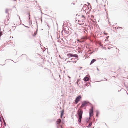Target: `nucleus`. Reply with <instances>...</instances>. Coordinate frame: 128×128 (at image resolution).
Instances as JSON below:
<instances>
[{"label": "nucleus", "instance_id": "ddd939ff", "mask_svg": "<svg viewBox=\"0 0 128 128\" xmlns=\"http://www.w3.org/2000/svg\"><path fill=\"white\" fill-rule=\"evenodd\" d=\"M80 80L79 79H78V81L77 82V83L78 85H79V83L78 84V82Z\"/></svg>", "mask_w": 128, "mask_h": 128}, {"label": "nucleus", "instance_id": "412c9836", "mask_svg": "<svg viewBox=\"0 0 128 128\" xmlns=\"http://www.w3.org/2000/svg\"><path fill=\"white\" fill-rule=\"evenodd\" d=\"M60 128H62V127L61 126H60Z\"/></svg>", "mask_w": 128, "mask_h": 128}, {"label": "nucleus", "instance_id": "423d86ee", "mask_svg": "<svg viewBox=\"0 0 128 128\" xmlns=\"http://www.w3.org/2000/svg\"><path fill=\"white\" fill-rule=\"evenodd\" d=\"M89 114L90 116H91L93 115V108L92 107L90 110Z\"/></svg>", "mask_w": 128, "mask_h": 128}, {"label": "nucleus", "instance_id": "7ed1b4c3", "mask_svg": "<svg viewBox=\"0 0 128 128\" xmlns=\"http://www.w3.org/2000/svg\"><path fill=\"white\" fill-rule=\"evenodd\" d=\"M81 98V96H79L77 97L74 101V103L75 104H77L80 100Z\"/></svg>", "mask_w": 128, "mask_h": 128}, {"label": "nucleus", "instance_id": "6ab92c4d", "mask_svg": "<svg viewBox=\"0 0 128 128\" xmlns=\"http://www.w3.org/2000/svg\"><path fill=\"white\" fill-rule=\"evenodd\" d=\"M34 34L35 35H36V33H35V32L34 33Z\"/></svg>", "mask_w": 128, "mask_h": 128}, {"label": "nucleus", "instance_id": "f8f14e48", "mask_svg": "<svg viewBox=\"0 0 128 128\" xmlns=\"http://www.w3.org/2000/svg\"><path fill=\"white\" fill-rule=\"evenodd\" d=\"M92 122H90V123L87 126V127L88 128H90L92 125Z\"/></svg>", "mask_w": 128, "mask_h": 128}, {"label": "nucleus", "instance_id": "aec40b11", "mask_svg": "<svg viewBox=\"0 0 128 128\" xmlns=\"http://www.w3.org/2000/svg\"><path fill=\"white\" fill-rule=\"evenodd\" d=\"M90 84V83H86V85L87 86L88 84Z\"/></svg>", "mask_w": 128, "mask_h": 128}, {"label": "nucleus", "instance_id": "4468645a", "mask_svg": "<svg viewBox=\"0 0 128 128\" xmlns=\"http://www.w3.org/2000/svg\"><path fill=\"white\" fill-rule=\"evenodd\" d=\"M8 9H6V13H7L8 12Z\"/></svg>", "mask_w": 128, "mask_h": 128}, {"label": "nucleus", "instance_id": "39448f33", "mask_svg": "<svg viewBox=\"0 0 128 128\" xmlns=\"http://www.w3.org/2000/svg\"><path fill=\"white\" fill-rule=\"evenodd\" d=\"M67 56L69 57H75L77 58L78 57V56L77 54H67Z\"/></svg>", "mask_w": 128, "mask_h": 128}, {"label": "nucleus", "instance_id": "2eb2a0df", "mask_svg": "<svg viewBox=\"0 0 128 128\" xmlns=\"http://www.w3.org/2000/svg\"><path fill=\"white\" fill-rule=\"evenodd\" d=\"M104 35H106L108 34L107 33L105 32H104Z\"/></svg>", "mask_w": 128, "mask_h": 128}, {"label": "nucleus", "instance_id": "f03ea898", "mask_svg": "<svg viewBox=\"0 0 128 128\" xmlns=\"http://www.w3.org/2000/svg\"><path fill=\"white\" fill-rule=\"evenodd\" d=\"M85 18L84 16H82L80 19L78 20H78V23L79 24H83L84 23V20L85 19Z\"/></svg>", "mask_w": 128, "mask_h": 128}, {"label": "nucleus", "instance_id": "20e7f679", "mask_svg": "<svg viewBox=\"0 0 128 128\" xmlns=\"http://www.w3.org/2000/svg\"><path fill=\"white\" fill-rule=\"evenodd\" d=\"M88 102L86 101H84L82 102V105L80 106V108H83L84 106H87L88 105Z\"/></svg>", "mask_w": 128, "mask_h": 128}, {"label": "nucleus", "instance_id": "6e6552de", "mask_svg": "<svg viewBox=\"0 0 128 128\" xmlns=\"http://www.w3.org/2000/svg\"><path fill=\"white\" fill-rule=\"evenodd\" d=\"M61 120L60 119H58L56 121V123L58 124H59L61 122Z\"/></svg>", "mask_w": 128, "mask_h": 128}, {"label": "nucleus", "instance_id": "1a4fd4ad", "mask_svg": "<svg viewBox=\"0 0 128 128\" xmlns=\"http://www.w3.org/2000/svg\"><path fill=\"white\" fill-rule=\"evenodd\" d=\"M61 113V115H60V117L61 118H62L63 115H64V110H62L60 112Z\"/></svg>", "mask_w": 128, "mask_h": 128}, {"label": "nucleus", "instance_id": "4be33fe9", "mask_svg": "<svg viewBox=\"0 0 128 128\" xmlns=\"http://www.w3.org/2000/svg\"><path fill=\"white\" fill-rule=\"evenodd\" d=\"M68 77H69V78H70L69 77V76H68Z\"/></svg>", "mask_w": 128, "mask_h": 128}, {"label": "nucleus", "instance_id": "0eeeda50", "mask_svg": "<svg viewBox=\"0 0 128 128\" xmlns=\"http://www.w3.org/2000/svg\"><path fill=\"white\" fill-rule=\"evenodd\" d=\"M85 81H88L89 80V78L87 76H86L83 79Z\"/></svg>", "mask_w": 128, "mask_h": 128}, {"label": "nucleus", "instance_id": "dca6fc26", "mask_svg": "<svg viewBox=\"0 0 128 128\" xmlns=\"http://www.w3.org/2000/svg\"><path fill=\"white\" fill-rule=\"evenodd\" d=\"M2 34V33L1 32H0V36H1Z\"/></svg>", "mask_w": 128, "mask_h": 128}, {"label": "nucleus", "instance_id": "f257e3e1", "mask_svg": "<svg viewBox=\"0 0 128 128\" xmlns=\"http://www.w3.org/2000/svg\"><path fill=\"white\" fill-rule=\"evenodd\" d=\"M83 112V111L82 110V109L80 108L78 110L77 112V114L79 118L78 120L79 122H80L81 121Z\"/></svg>", "mask_w": 128, "mask_h": 128}, {"label": "nucleus", "instance_id": "a211bd4d", "mask_svg": "<svg viewBox=\"0 0 128 128\" xmlns=\"http://www.w3.org/2000/svg\"><path fill=\"white\" fill-rule=\"evenodd\" d=\"M7 21H8L9 19V18H8V17L7 18Z\"/></svg>", "mask_w": 128, "mask_h": 128}, {"label": "nucleus", "instance_id": "9d476101", "mask_svg": "<svg viewBox=\"0 0 128 128\" xmlns=\"http://www.w3.org/2000/svg\"><path fill=\"white\" fill-rule=\"evenodd\" d=\"M87 38V34H86V35H85V36H82V39H86Z\"/></svg>", "mask_w": 128, "mask_h": 128}, {"label": "nucleus", "instance_id": "a878e982", "mask_svg": "<svg viewBox=\"0 0 128 128\" xmlns=\"http://www.w3.org/2000/svg\"><path fill=\"white\" fill-rule=\"evenodd\" d=\"M82 68V67H80V68Z\"/></svg>", "mask_w": 128, "mask_h": 128}, {"label": "nucleus", "instance_id": "393cba45", "mask_svg": "<svg viewBox=\"0 0 128 128\" xmlns=\"http://www.w3.org/2000/svg\"><path fill=\"white\" fill-rule=\"evenodd\" d=\"M29 14V16H30V13Z\"/></svg>", "mask_w": 128, "mask_h": 128}, {"label": "nucleus", "instance_id": "9b49d317", "mask_svg": "<svg viewBox=\"0 0 128 128\" xmlns=\"http://www.w3.org/2000/svg\"><path fill=\"white\" fill-rule=\"evenodd\" d=\"M96 60H95V59H93V60H92V61H91L90 63V64H93L94 62L95 61H96Z\"/></svg>", "mask_w": 128, "mask_h": 128}, {"label": "nucleus", "instance_id": "f3484780", "mask_svg": "<svg viewBox=\"0 0 128 128\" xmlns=\"http://www.w3.org/2000/svg\"><path fill=\"white\" fill-rule=\"evenodd\" d=\"M68 28L67 27H66V28H64V30H65L66 31V29H67L66 28Z\"/></svg>", "mask_w": 128, "mask_h": 128}, {"label": "nucleus", "instance_id": "b1692460", "mask_svg": "<svg viewBox=\"0 0 128 128\" xmlns=\"http://www.w3.org/2000/svg\"><path fill=\"white\" fill-rule=\"evenodd\" d=\"M119 28H121V27H119Z\"/></svg>", "mask_w": 128, "mask_h": 128}, {"label": "nucleus", "instance_id": "5701e85b", "mask_svg": "<svg viewBox=\"0 0 128 128\" xmlns=\"http://www.w3.org/2000/svg\"><path fill=\"white\" fill-rule=\"evenodd\" d=\"M84 33H85V32H85V31H84Z\"/></svg>", "mask_w": 128, "mask_h": 128}]
</instances>
